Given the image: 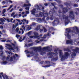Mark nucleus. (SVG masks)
Masks as SVG:
<instances>
[{
    "label": "nucleus",
    "mask_w": 79,
    "mask_h": 79,
    "mask_svg": "<svg viewBox=\"0 0 79 79\" xmlns=\"http://www.w3.org/2000/svg\"><path fill=\"white\" fill-rule=\"evenodd\" d=\"M50 48L49 47H44L43 48H41V47H34L33 48V49L34 51H32L30 52L29 51H27V50H26L25 52H26V53H29L31 55H35V56H38L39 54H38V52H39L40 55H44V54H45L46 53V51L48 50V52H52V49H48V48Z\"/></svg>",
    "instance_id": "obj_1"
},
{
    "label": "nucleus",
    "mask_w": 79,
    "mask_h": 79,
    "mask_svg": "<svg viewBox=\"0 0 79 79\" xmlns=\"http://www.w3.org/2000/svg\"><path fill=\"white\" fill-rule=\"evenodd\" d=\"M59 13V16L60 17H62L63 19H65V25L66 26L69 24V23H70V20L68 19V16H66L64 14L61 12L60 10H59L58 11Z\"/></svg>",
    "instance_id": "obj_2"
},
{
    "label": "nucleus",
    "mask_w": 79,
    "mask_h": 79,
    "mask_svg": "<svg viewBox=\"0 0 79 79\" xmlns=\"http://www.w3.org/2000/svg\"><path fill=\"white\" fill-rule=\"evenodd\" d=\"M75 28H76V30H75V28L74 27H73L72 29L73 30H72L71 28H67L66 29V32H65V33H69L70 32H72L73 33L72 36H74V34H79V29L77 28V27H75Z\"/></svg>",
    "instance_id": "obj_3"
},
{
    "label": "nucleus",
    "mask_w": 79,
    "mask_h": 79,
    "mask_svg": "<svg viewBox=\"0 0 79 79\" xmlns=\"http://www.w3.org/2000/svg\"><path fill=\"white\" fill-rule=\"evenodd\" d=\"M59 56L60 57V60L61 61H64L65 59H67L68 56H69V53L68 52H64V56L63 55V52L61 50L59 51Z\"/></svg>",
    "instance_id": "obj_4"
},
{
    "label": "nucleus",
    "mask_w": 79,
    "mask_h": 79,
    "mask_svg": "<svg viewBox=\"0 0 79 79\" xmlns=\"http://www.w3.org/2000/svg\"><path fill=\"white\" fill-rule=\"evenodd\" d=\"M49 55L52 56H51L49 57V58H52L51 61H57L58 60V53L56 52V53H54L53 52H49Z\"/></svg>",
    "instance_id": "obj_5"
},
{
    "label": "nucleus",
    "mask_w": 79,
    "mask_h": 79,
    "mask_svg": "<svg viewBox=\"0 0 79 79\" xmlns=\"http://www.w3.org/2000/svg\"><path fill=\"white\" fill-rule=\"evenodd\" d=\"M35 8H37V9L36 10V9L34 8L31 11V13L32 15H35V14L37 13V10H40V7L38 5H36L35 6Z\"/></svg>",
    "instance_id": "obj_6"
},
{
    "label": "nucleus",
    "mask_w": 79,
    "mask_h": 79,
    "mask_svg": "<svg viewBox=\"0 0 79 79\" xmlns=\"http://www.w3.org/2000/svg\"><path fill=\"white\" fill-rule=\"evenodd\" d=\"M50 15L51 16L50 18L51 20H53V14L56 13V12L54 8L52 9L49 12Z\"/></svg>",
    "instance_id": "obj_7"
},
{
    "label": "nucleus",
    "mask_w": 79,
    "mask_h": 79,
    "mask_svg": "<svg viewBox=\"0 0 79 79\" xmlns=\"http://www.w3.org/2000/svg\"><path fill=\"white\" fill-rule=\"evenodd\" d=\"M64 4L67 6V7L63 8L62 10L64 13H66V12H68V9L67 8H68L69 6H70V3H68V2H65Z\"/></svg>",
    "instance_id": "obj_8"
},
{
    "label": "nucleus",
    "mask_w": 79,
    "mask_h": 79,
    "mask_svg": "<svg viewBox=\"0 0 79 79\" xmlns=\"http://www.w3.org/2000/svg\"><path fill=\"white\" fill-rule=\"evenodd\" d=\"M59 23L60 21L59 20V19L56 18L55 19L54 21L52 22V24L53 26H55L56 25L57 26Z\"/></svg>",
    "instance_id": "obj_9"
},
{
    "label": "nucleus",
    "mask_w": 79,
    "mask_h": 79,
    "mask_svg": "<svg viewBox=\"0 0 79 79\" xmlns=\"http://www.w3.org/2000/svg\"><path fill=\"white\" fill-rule=\"evenodd\" d=\"M35 36L34 38L36 39V38H39V37H41V36H42V34H41L40 35H39V34L37 33V32H35L33 33Z\"/></svg>",
    "instance_id": "obj_10"
},
{
    "label": "nucleus",
    "mask_w": 79,
    "mask_h": 79,
    "mask_svg": "<svg viewBox=\"0 0 79 79\" xmlns=\"http://www.w3.org/2000/svg\"><path fill=\"white\" fill-rule=\"evenodd\" d=\"M69 16L70 18H71V19H74V15L73 11H71L70 12Z\"/></svg>",
    "instance_id": "obj_11"
},
{
    "label": "nucleus",
    "mask_w": 79,
    "mask_h": 79,
    "mask_svg": "<svg viewBox=\"0 0 79 79\" xmlns=\"http://www.w3.org/2000/svg\"><path fill=\"white\" fill-rule=\"evenodd\" d=\"M45 62L48 65H46L43 66L44 68H47V67H50L51 66H52V65H50V61H45Z\"/></svg>",
    "instance_id": "obj_12"
},
{
    "label": "nucleus",
    "mask_w": 79,
    "mask_h": 79,
    "mask_svg": "<svg viewBox=\"0 0 79 79\" xmlns=\"http://www.w3.org/2000/svg\"><path fill=\"white\" fill-rule=\"evenodd\" d=\"M46 37H39L37 39V40L36 41H37L36 43V44H38V43H39L40 42H42V41H43L44 40H40V39H46ZM39 40H40L39 41Z\"/></svg>",
    "instance_id": "obj_13"
},
{
    "label": "nucleus",
    "mask_w": 79,
    "mask_h": 79,
    "mask_svg": "<svg viewBox=\"0 0 79 79\" xmlns=\"http://www.w3.org/2000/svg\"><path fill=\"white\" fill-rule=\"evenodd\" d=\"M31 28V27L29 26H26L24 28V30L25 31H29Z\"/></svg>",
    "instance_id": "obj_14"
},
{
    "label": "nucleus",
    "mask_w": 79,
    "mask_h": 79,
    "mask_svg": "<svg viewBox=\"0 0 79 79\" xmlns=\"http://www.w3.org/2000/svg\"><path fill=\"white\" fill-rule=\"evenodd\" d=\"M6 45H7V47H10L8 48L9 50H10V51H11V50H12V52H14V49L12 48V46L11 45L6 44Z\"/></svg>",
    "instance_id": "obj_15"
},
{
    "label": "nucleus",
    "mask_w": 79,
    "mask_h": 79,
    "mask_svg": "<svg viewBox=\"0 0 79 79\" xmlns=\"http://www.w3.org/2000/svg\"><path fill=\"white\" fill-rule=\"evenodd\" d=\"M43 28V27L41 25H39V26H37L35 28V30L36 31H39L41 29Z\"/></svg>",
    "instance_id": "obj_16"
},
{
    "label": "nucleus",
    "mask_w": 79,
    "mask_h": 79,
    "mask_svg": "<svg viewBox=\"0 0 79 79\" xmlns=\"http://www.w3.org/2000/svg\"><path fill=\"white\" fill-rule=\"evenodd\" d=\"M10 56H7L6 59L7 61H13V57H11L10 59Z\"/></svg>",
    "instance_id": "obj_17"
},
{
    "label": "nucleus",
    "mask_w": 79,
    "mask_h": 79,
    "mask_svg": "<svg viewBox=\"0 0 79 79\" xmlns=\"http://www.w3.org/2000/svg\"><path fill=\"white\" fill-rule=\"evenodd\" d=\"M73 40L72 39H70V40H66V44H72L73 43Z\"/></svg>",
    "instance_id": "obj_18"
},
{
    "label": "nucleus",
    "mask_w": 79,
    "mask_h": 79,
    "mask_svg": "<svg viewBox=\"0 0 79 79\" xmlns=\"http://www.w3.org/2000/svg\"><path fill=\"white\" fill-rule=\"evenodd\" d=\"M2 50H3V47L2 46H0V54H1V56H2L3 54V51Z\"/></svg>",
    "instance_id": "obj_19"
},
{
    "label": "nucleus",
    "mask_w": 79,
    "mask_h": 79,
    "mask_svg": "<svg viewBox=\"0 0 79 79\" xmlns=\"http://www.w3.org/2000/svg\"><path fill=\"white\" fill-rule=\"evenodd\" d=\"M0 21H1V22H0V24H2V25H3V24H4V23H3L4 22H5V20L3 19V18H1L0 19Z\"/></svg>",
    "instance_id": "obj_20"
},
{
    "label": "nucleus",
    "mask_w": 79,
    "mask_h": 79,
    "mask_svg": "<svg viewBox=\"0 0 79 79\" xmlns=\"http://www.w3.org/2000/svg\"><path fill=\"white\" fill-rule=\"evenodd\" d=\"M42 12H40V13H39V15L37 14H36V17H42Z\"/></svg>",
    "instance_id": "obj_21"
},
{
    "label": "nucleus",
    "mask_w": 79,
    "mask_h": 79,
    "mask_svg": "<svg viewBox=\"0 0 79 79\" xmlns=\"http://www.w3.org/2000/svg\"><path fill=\"white\" fill-rule=\"evenodd\" d=\"M42 15L45 17H47L48 16V13H44V12H42Z\"/></svg>",
    "instance_id": "obj_22"
},
{
    "label": "nucleus",
    "mask_w": 79,
    "mask_h": 79,
    "mask_svg": "<svg viewBox=\"0 0 79 79\" xmlns=\"http://www.w3.org/2000/svg\"><path fill=\"white\" fill-rule=\"evenodd\" d=\"M66 35L68 39H71V35H69V33L65 34V36Z\"/></svg>",
    "instance_id": "obj_23"
},
{
    "label": "nucleus",
    "mask_w": 79,
    "mask_h": 79,
    "mask_svg": "<svg viewBox=\"0 0 79 79\" xmlns=\"http://www.w3.org/2000/svg\"><path fill=\"white\" fill-rule=\"evenodd\" d=\"M64 52H71V50L68 48H64Z\"/></svg>",
    "instance_id": "obj_24"
},
{
    "label": "nucleus",
    "mask_w": 79,
    "mask_h": 79,
    "mask_svg": "<svg viewBox=\"0 0 79 79\" xmlns=\"http://www.w3.org/2000/svg\"><path fill=\"white\" fill-rule=\"evenodd\" d=\"M36 23H34V22L32 23V24L31 25V26H30L31 28H32V27L33 26H35V25H36Z\"/></svg>",
    "instance_id": "obj_25"
},
{
    "label": "nucleus",
    "mask_w": 79,
    "mask_h": 79,
    "mask_svg": "<svg viewBox=\"0 0 79 79\" xmlns=\"http://www.w3.org/2000/svg\"><path fill=\"white\" fill-rule=\"evenodd\" d=\"M16 21H17L19 23V25H21L22 24V22L21 21V20L19 19H16Z\"/></svg>",
    "instance_id": "obj_26"
},
{
    "label": "nucleus",
    "mask_w": 79,
    "mask_h": 79,
    "mask_svg": "<svg viewBox=\"0 0 79 79\" xmlns=\"http://www.w3.org/2000/svg\"><path fill=\"white\" fill-rule=\"evenodd\" d=\"M31 34H32V32L31 31L29 32L28 33H27V35L28 36H29L31 35Z\"/></svg>",
    "instance_id": "obj_27"
},
{
    "label": "nucleus",
    "mask_w": 79,
    "mask_h": 79,
    "mask_svg": "<svg viewBox=\"0 0 79 79\" xmlns=\"http://www.w3.org/2000/svg\"><path fill=\"white\" fill-rule=\"evenodd\" d=\"M55 3H52V5L53 6H54V8L55 9H56V10L58 8V7H56L55 6Z\"/></svg>",
    "instance_id": "obj_28"
},
{
    "label": "nucleus",
    "mask_w": 79,
    "mask_h": 79,
    "mask_svg": "<svg viewBox=\"0 0 79 79\" xmlns=\"http://www.w3.org/2000/svg\"><path fill=\"white\" fill-rule=\"evenodd\" d=\"M8 63V62L6 61H4L2 62V64H7Z\"/></svg>",
    "instance_id": "obj_29"
},
{
    "label": "nucleus",
    "mask_w": 79,
    "mask_h": 79,
    "mask_svg": "<svg viewBox=\"0 0 79 79\" xmlns=\"http://www.w3.org/2000/svg\"><path fill=\"white\" fill-rule=\"evenodd\" d=\"M13 5H11L10 6V7L7 9V11H8V10H10V9H11V8L13 7Z\"/></svg>",
    "instance_id": "obj_30"
},
{
    "label": "nucleus",
    "mask_w": 79,
    "mask_h": 79,
    "mask_svg": "<svg viewBox=\"0 0 79 79\" xmlns=\"http://www.w3.org/2000/svg\"><path fill=\"white\" fill-rule=\"evenodd\" d=\"M6 12V9H3L2 12V14L3 15V14H5V13Z\"/></svg>",
    "instance_id": "obj_31"
},
{
    "label": "nucleus",
    "mask_w": 79,
    "mask_h": 79,
    "mask_svg": "<svg viewBox=\"0 0 79 79\" xmlns=\"http://www.w3.org/2000/svg\"><path fill=\"white\" fill-rule=\"evenodd\" d=\"M42 29H43V30H44V32H46L47 31V30L46 28H45L44 27H43V28Z\"/></svg>",
    "instance_id": "obj_32"
},
{
    "label": "nucleus",
    "mask_w": 79,
    "mask_h": 79,
    "mask_svg": "<svg viewBox=\"0 0 79 79\" xmlns=\"http://www.w3.org/2000/svg\"><path fill=\"white\" fill-rule=\"evenodd\" d=\"M5 58H6V57L5 56H3L2 57V60L3 61L5 60Z\"/></svg>",
    "instance_id": "obj_33"
},
{
    "label": "nucleus",
    "mask_w": 79,
    "mask_h": 79,
    "mask_svg": "<svg viewBox=\"0 0 79 79\" xmlns=\"http://www.w3.org/2000/svg\"><path fill=\"white\" fill-rule=\"evenodd\" d=\"M15 12H13V13L11 14V16L12 17H13V16H14L15 15Z\"/></svg>",
    "instance_id": "obj_34"
},
{
    "label": "nucleus",
    "mask_w": 79,
    "mask_h": 79,
    "mask_svg": "<svg viewBox=\"0 0 79 79\" xmlns=\"http://www.w3.org/2000/svg\"><path fill=\"white\" fill-rule=\"evenodd\" d=\"M73 6L74 7H78V4H75Z\"/></svg>",
    "instance_id": "obj_35"
},
{
    "label": "nucleus",
    "mask_w": 79,
    "mask_h": 79,
    "mask_svg": "<svg viewBox=\"0 0 79 79\" xmlns=\"http://www.w3.org/2000/svg\"><path fill=\"white\" fill-rule=\"evenodd\" d=\"M28 47H32V46H33V44L31 43V44H28Z\"/></svg>",
    "instance_id": "obj_36"
},
{
    "label": "nucleus",
    "mask_w": 79,
    "mask_h": 79,
    "mask_svg": "<svg viewBox=\"0 0 79 79\" xmlns=\"http://www.w3.org/2000/svg\"><path fill=\"white\" fill-rule=\"evenodd\" d=\"M27 6V4H24V5H23V7H26Z\"/></svg>",
    "instance_id": "obj_37"
},
{
    "label": "nucleus",
    "mask_w": 79,
    "mask_h": 79,
    "mask_svg": "<svg viewBox=\"0 0 79 79\" xmlns=\"http://www.w3.org/2000/svg\"><path fill=\"white\" fill-rule=\"evenodd\" d=\"M40 30V32H44V29H41Z\"/></svg>",
    "instance_id": "obj_38"
},
{
    "label": "nucleus",
    "mask_w": 79,
    "mask_h": 79,
    "mask_svg": "<svg viewBox=\"0 0 79 79\" xmlns=\"http://www.w3.org/2000/svg\"><path fill=\"white\" fill-rule=\"evenodd\" d=\"M51 31H49L48 33V36H49L51 35Z\"/></svg>",
    "instance_id": "obj_39"
},
{
    "label": "nucleus",
    "mask_w": 79,
    "mask_h": 79,
    "mask_svg": "<svg viewBox=\"0 0 79 79\" xmlns=\"http://www.w3.org/2000/svg\"><path fill=\"white\" fill-rule=\"evenodd\" d=\"M55 1H56L58 3H61V1H59V0H55Z\"/></svg>",
    "instance_id": "obj_40"
},
{
    "label": "nucleus",
    "mask_w": 79,
    "mask_h": 79,
    "mask_svg": "<svg viewBox=\"0 0 79 79\" xmlns=\"http://www.w3.org/2000/svg\"><path fill=\"white\" fill-rule=\"evenodd\" d=\"M18 14H16L15 15H14L13 16V18H16V16H18Z\"/></svg>",
    "instance_id": "obj_41"
},
{
    "label": "nucleus",
    "mask_w": 79,
    "mask_h": 79,
    "mask_svg": "<svg viewBox=\"0 0 79 79\" xmlns=\"http://www.w3.org/2000/svg\"><path fill=\"white\" fill-rule=\"evenodd\" d=\"M29 37L30 38V39H33V38H34V36H30Z\"/></svg>",
    "instance_id": "obj_42"
},
{
    "label": "nucleus",
    "mask_w": 79,
    "mask_h": 79,
    "mask_svg": "<svg viewBox=\"0 0 79 79\" xmlns=\"http://www.w3.org/2000/svg\"><path fill=\"white\" fill-rule=\"evenodd\" d=\"M37 61H41V59L40 58H38L37 60Z\"/></svg>",
    "instance_id": "obj_43"
},
{
    "label": "nucleus",
    "mask_w": 79,
    "mask_h": 79,
    "mask_svg": "<svg viewBox=\"0 0 79 79\" xmlns=\"http://www.w3.org/2000/svg\"><path fill=\"white\" fill-rule=\"evenodd\" d=\"M20 36H21V35H16V37H17V39H18V38L19 37H20Z\"/></svg>",
    "instance_id": "obj_44"
},
{
    "label": "nucleus",
    "mask_w": 79,
    "mask_h": 79,
    "mask_svg": "<svg viewBox=\"0 0 79 79\" xmlns=\"http://www.w3.org/2000/svg\"><path fill=\"white\" fill-rule=\"evenodd\" d=\"M2 33H3V34H5L6 31H5L4 30H3L2 31Z\"/></svg>",
    "instance_id": "obj_45"
},
{
    "label": "nucleus",
    "mask_w": 79,
    "mask_h": 79,
    "mask_svg": "<svg viewBox=\"0 0 79 79\" xmlns=\"http://www.w3.org/2000/svg\"><path fill=\"white\" fill-rule=\"evenodd\" d=\"M26 36L25 35L24 36L22 39L23 40H24V39H26Z\"/></svg>",
    "instance_id": "obj_46"
},
{
    "label": "nucleus",
    "mask_w": 79,
    "mask_h": 79,
    "mask_svg": "<svg viewBox=\"0 0 79 79\" xmlns=\"http://www.w3.org/2000/svg\"><path fill=\"white\" fill-rule=\"evenodd\" d=\"M25 9L26 10H29V7H27L25 8Z\"/></svg>",
    "instance_id": "obj_47"
},
{
    "label": "nucleus",
    "mask_w": 79,
    "mask_h": 79,
    "mask_svg": "<svg viewBox=\"0 0 79 79\" xmlns=\"http://www.w3.org/2000/svg\"><path fill=\"white\" fill-rule=\"evenodd\" d=\"M25 11L26 14H29V12L28 10L26 11Z\"/></svg>",
    "instance_id": "obj_48"
},
{
    "label": "nucleus",
    "mask_w": 79,
    "mask_h": 79,
    "mask_svg": "<svg viewBox=\"0 0 79 79\" xmlns=\"http://www.w3.org/2000/svg\"><path fill=\"white\" fill-rule=\"evenodd\" d=\"M13 58L14 60H16V56H15V55H14L13 56Z\"/></svg>",
    "instance_id": "obj_49"
},
{
    "label": "nucleus",
    "mask_w": 79,
    "mask_h": 79,
    "mask_svg": "<svg viewBox=\"0 0 79 79\" xmlns=\"http://www.w3.org/2000/svg\"><path fill=\"white\" fill-rule=\"evenodd\" d=\"M14 10V9H13V8H12L10 10V12H12V11H13V10Z\"/></svg>",
    "instance_id": "obj_50"
},
{
    "label": "nucleus",
    "mask_w": 79,
    "mask_h": 79,
    "mask_svg": "<svg viewBox=\"0 0 79 79\" xmlns=\"http://www.w3.org/2000/svg\"><path fill=\"white\" fill-rule=\"evenodd\" d=\"M7 53H8V54H9V55H11V52H9L8 51L7 52Z\"/></svg>",
    "instance_id": "obj_51"
},
{
    "label": "nucleus",
    "mask_w": 79,
    "mask_h": 79,
    "mask_svg": "<svg viewBox=\"0 0 79 79\" xmlns=\"http://www.w3.org/2000/svg\"><path fill=\"white\" fill-rule=\"evenodd\" d=\"M19 31V29H16L15 31L16 32H18Z\"/></svg>",
    "instance_id": "obj_52"
},
{
    "label": "nucleus",
    "mask_w": 79,
    "mask_h": 79,
    "mask_svg": "<svg viewBox=\"0 0 79 79\" xmlns=\"http://www.w3.org/2000/svg\"><path fill=\"white\" fill-rule=\"evenodd\" d=\"M44 61H41V62H40V64H44Z\"/></svg>",
    "instance_id": "obj_53"
},
{
    "label": "nucleus",
    "mask_w": 79,
    "mask_h": 79,
    "mask_svg": "<svg viewBox=\"0 0 79 79\" xmlns=\"http://www.w3.org/2000/svg\"><path fill=\"white\" fill-rule=\"evenodd\" d=\"M59 6L60 8H63V5H59Z\"/></svg>",
    "instance_id": "obj_54"
},
{
    "label": "nucleus",
    "mask_w": 79,
    "mask_h": 79,
    "mask_svg": "<svg viewBox=\"0 0 79 79\" xmlns=\"http://www.w3.org/2000/svg\"><path fill=\"white\" fill-rule=\"evenodd\" d=\"M20 31H23V30H24V28H23L21 27L20 28Z\"/></svg>",
    "instance_id": "obj_55"
},
{
    "label": "nucleus",
    "mask_w": 79,
    "mask_h": 79,
    "mask_svg": "<svg viewBox=\"0 0 79 79\" xmlns=\"http://www.w3.org/2000/svg\"><path fill=\"white\" fill-rule=\"evenodd\" d=\"M2 42H5L6 41V40H1Z\"/></svg>",
    "instance_id": "obj_56"
},
{
    "label": "nucleus",
    "mask_w": 79,
    "mask_h": 79,
    "mask_svg": "<svg viewBox=\"0 0 79 79\" xmlns=\"http://www.w3.org/2000/svg\"><path fill=\"white\" fill-rule=\"evenodd\" d=\"M7 7V6H2V8H6Z\"/></svg>",
    "instance_id": "obj_57"
},
{
    "label": "nucleus",
    "mask_w": 79,
    "mask_h": 79,
    "mask_svg": "<svg viewBox=\"0 0 79 79\" xmlns=\"http://www.w3.org/2000/svg\"><path fill=\"white\" fill-rule=\"evenodd\" d=\"M23 10V9L22 8H21L19 10V11H22Z\"/></svg>",
    "instance_id": "obj_58"
},
{
    "label": "nucleus",
    "mask_w": 79,
    "mask_h": 79,
    "mask_svg": "<svg viewBox=\"0 0 79 79\" xmlns=\"http://www.w3.org/2000/svg\"><path fill=\"white\" fill-rule=\"evenodd\" d=\"M13 19L12 18L10 19V21L11 23H12V21H13Z\"/></svg>",
    "instance_id": "obj_59"
},
{
    "label": "nucleus",
    "mask_w": 79,
    "mask_h": 79,
    "mask_svg": "<svg viewBox=\"0 0 79 79\" xmlns=\"http://www.w3.org/2000/svg\"><path fill=\"white\" fill-rule=\"evenodd\" d=\"M34 58H35V59L38 58V57L37 56H34Z\"/></svg>",
    "instance_id": "obj_60"
},
{
    "label": "nucleus",
    "mask_w": 79,
    "mask_h": 79,
    "mask_svg": "<svg viewBox=\"0 0 79 79\" xmlns=\"http://www.w3.org/2000/svg\"><path fill=\"white\" fill-rule=\"evenodd\" d=\"M24 47H27H27H28V46H27V45L25 44Z\"/></svg>",
    "instance_id": "obj_61"
},
{
    "label": "nucleus",
    "mask_w": 79,
    "mask_h": 79,
    "mask_svg": "<svg viewBox=\"0 0 79 79\" xmlns=\"http://www.w3.org/2000/svg\"><path fill=\"white\" fill-rule=\"evenodd\" d=\"M19 42H22V41H23V40L19 39Z\"/></svg>",
    "instance_id": "obj_62"
},
{
    "label": "nucleus",
    "mask_w": 79,
    "mask_h": 79,
    "mask_svg": "<svg viewBox=\"0 0 79 79\" xmlns=\"http://www.w3.org/2000/svg\"><path fill=\"white\" fill-rule=\"evenodd\" d=\"M23 21H24V22H25V23L26 22V21H27V20L26 19H23Z\"/></svg>",
    "instance_id": "obj_63"
},
{
    "label": "nucleus",
    "mask_w": 79,
    "mask_h": 79,
    "mask_svg": "<svg viewBox=\"0 0 79 79\" xmlns=\"http://www.w3.org/2000/svg\"><path fill=\"white\" fill-rule=\"evenodd\" d=\"M47 35H48V34H45L44 35V37H47Z\"/></svg>",
    "instance_id": "obj_64"
}]
</instances>
